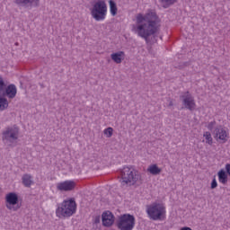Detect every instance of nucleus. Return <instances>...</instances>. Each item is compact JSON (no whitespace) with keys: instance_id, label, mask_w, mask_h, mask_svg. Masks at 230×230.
I'll list each match as a JSON object with an SVG mask.
<instances>
[{"instance_id":"nucleus-1","label":"nucleus","mask_w":230,"mask_h":230,"mask_svg":"<svg viewBox=\"0 0 230 230\" xmlns=\"http://www.w3.org/2000/svg\"><path fill=\"white\" fill-rule=\"evenodd\" d=\"M159 31L157 27V14L154 11H147L146 13H137L135 16L134 23L131 24V31L148 40V37L155 35Z\"/></svg>"},{"instance_id":"nucleus-2","label":"nucleus","mask_w":230,"mask_h":230,"mask_svg":"<svg viewBox=\"0 0 230 230\" xmlns=\"http://www.w3.org/2000/svg\"><path fill=\"white\" fill-rule=\"evenodd\" d=\"M16 96L17 86H15V84H9L6 86V84H4V80H3V77L0 75V112L8 109V106L10 105L8 99L13 100Z\"/></svg>"},{"instance_id":"nucleus-3","label":"nucleus","mask_w":230,"mask_h":230,"mask_svg":"<svg viewBox=\"0 0 230 230\" xmlns=\"http://www.w3.org/2000/svg\"><path fill=\"white\" fill-rule=\"evenodd\" d=\"M76 213V201L75 198H70L63 200L58 205L56 209V217L58 218H69Z\"/></svg>"},{"instance_id":"nucleus-4","label":"nucleus","mask_w":230,"mask_h":230,"mask_svg":"<svg viewBox=\"0 0 230 230\" xmlns=\"http://www.w3.org/2000/svg\"><path fill=\"white\" fill-rule=\"evenodd\" d=\"M146 213L150 220H165L166 219V205L163 201H155L146 206Z\"/></svg>"},{"instance_id":"nucleus-5","label":"nucleus","mask_w":230,"mask_h":230,"mask_svg":"<svg viewBox=\"0 0 230 230\" xmlns=\"http://www.w3.org/2000/svg\"><path fill=\"white\" fill-rule=\"evenodd\" d=\"M107 12L108 8L105 0H93L90 13L94 21H105L107 19Z\"/></svg>"},{"instance_id":"nucleus-6","label":"nucleus","mask_w":230,"mask_h":230,"mask_svg":"<svg viewBox=\"0 0 230 230\" xmlns=\"http://www.w3.org/2000/svg\"><path fill=\"white\" fill-rule=\"evenodd\" d=\"M20 134L21 131L19 129V127H17L16 125L5 128V129L2 133L3 143L6 146H17Z\"/></svg>"},{"instance_id":"nucleus-7","label":"nucleus","mask_w":230,"mask_h":230,"mask_svg":"<svg viewBox=\"0 0 230 230\" xmlns=\"http://www.w3.org/2000/svg\"><path fill=\"white\" fill-rule=\"evenodd\" d=\"M136 226V217L130 214L120 216L117 221V227L119 230H133Z\"/></svg>"},{"instance_id":"nucleus-8","label":"nucleus","mask_w":230,"mask_h":230,"mask_svg":"<svg viewBox=\"0 0 230 230\" xmlns=\"http://www.w3.org/2000/svg\"><path fill=\"white\" fill-rule=\"evenodd\" d=\"M119 179L122 186H133V184H136V182H137V179H139V174L121 173Z\"/></svg>"},{"instance_id":"nucleus-9","label":"nucleus","mask_w":230,"mask_h":230,"mask_svg":"<svg viewBox=\"0 0 230 230\" xmlns=\"http://www.w3.org/2000/svg\"><path fill=\"white\" fill-rule=\"evenodd\" d=\"M182 98V104L185 109L189 111H195L197 109V103L195 102V98L191 96L190 92H187L184 95L181 96Z\"/></svg>"},{"instance_id":"nucleus-10","label":"nucleus","mask_w":230,"mask_h":230,"mask_svg":"<svg viewBox=\"0 0 230 230\" xmlns=\"http://www.w3.org/2000/svg\"><path fill=\"white\" fill-rule=\"evenodd\" d=\"M76 188V182L75 181H65L57 184V190L58 191H73Z\"/></svg>"},{"instance_id":"nucleus-11","label":"nucleus","mask_w":230,"mask_h":230,"mask_svg":"<svg viewBox=\"0 0 230 230\" xmlns=\"http://www.w3.org/2000/svg\"><path fill=\"white\" fill-rule=\"evenodd\" d=\"M17 6H25L26 8H37L40 4V0H13Z\"/></svg>"},{"instance_id":"nucleus-12","label":"nucleus","mask_w":230,"mask_h":230,"mask_svg":"<svg viewBox=\"0 0 230 230\" xmlns=\"http://www.w3.org/2000/svg\"><path fill=\"white\" fill-rule=\"evenodd\" d=\"M102 226H104V227H111V226L114 225V214L109 210L104 211L102 215Z\"/></svg>"},{"instance_id":"nucleus-13","label":"nucleus","mask_w":230,"mask_h":230,"mask_svg":"<svg viewBox=\"0 0 230 230\" xmlns=\"http://www.w3.org/2000/svg\"><path fill=\"white\" fill-rule=\"evenodd\" d=\"M5 200H6V208L8 209H13V211H15L17 208H13L12 206H15V204H17V202H19V197H17V194L13 193V192H10L6 195L5 197Z\"/></svg>"},{"instance_id":"nucleus-14","label":"nucleus","mask_w":230,"mask_h":230,"mask_svg":"<svg viewBox=\"0 0 230 230\" xmlns=\"http://www.w3.org/2000/svg\"><path fill=\"white\" fill-rule=\"evenodd\" d=\"M214 137L215 139H217V141H227V138L229 137V135L227 134V131L226 129H224V128L219 127L215 129L214 131Z\"/></svg>"},{"instance_id":"nucleus-15","label":"nucleus","mask_w":230,"mask_h":230,"mask_svg":"<svg viewBox=\"0 0 230 230\" xmlns=\"http://www.w3.org/2000/svg\"><path fill=\"white\" fill-rule=\"evenodd\" d=\"M111 58L115 64H121L125 60V53L123 51H118L111 54Z\"/></svg>"},{"instance_id":"nucleus-16","label":"nucleus","mask_w":230,"mask_h":230,"mask_svg":"<svg viewBox=\"0 0 230 230\" xmlns=\"http://www.w3.org/2000/svg\"><path fill=\"white\" fill-rule=\"evenodd\" d=\"M109 4L111 15H112V17H116V15H118V5L116 4V2H114V0H110Z\"/></svg>"},{"instance_id":"nucleus-17","label":"nucleus","mask_w":230,"mask_h":230,"mask_svg":"<svg viewBox=\"0 0 230 230\" xmlns=\"http://www.w3.org/2000/svg\"><path fill=\"white\" fill-rule=\"evenodd\" d=\"M137 172L136 167L132 165H125L121 170L120 173H136Z\"/></svg>"},{"instance_id":"nucleus-18","label":"nucleus","mask_w":230,"mask_h":230,"mask_svg":"<svg viewBox=\"0 0 230 230\" xmlns=\"http://www.w3.org/2000/svg\"><path fill=\"white\" fill-rule=\"evenodd\" d=\"M22 182L24 186L30 188L31 184H33V181H31V176H30L29 174H24L22 177Z\"/></svg>"},{"instance_id":"nucleus-19","label":"nucleus","mask_w":230,"mask_h":230,"mask_svg":"<svg viewBox=\"0 0 230 230\" xmlns=\"http://www.w3.org/2000/svg\"><path fill=\"white\" fill-rule=\"evenodd\" d=\"M147 172L149 173H161L162 170H161V168H159V166H157V164H151L147 168Z\"/></svg>"},{"instance_id":"nucleus-20","label":"nucleus","mask_w":230,"mask_h":230,"mask_svg":"<svg viewBox=\"0 0 230 230\" xmlns=\"http://www.w3.org/2000/svg\"><path fill=\"white\" fill-rule=\"evenodd\" d=\"M203 137H205L206 143L208 145H213V137H211V133H209L208 131H206L203 134Z\"/></svg>"},{"instance_id":"nucleus-21","label":"nucleus","mask_w":230,"mask_h":230,"mask_svg":"<svg viewBox=\"0 0 230 230\" xmlns=\"http://www.w3.org/2000/svg\"><path fill=\"white\" fill-rule=\"evenodd\" d=\"M160 3L163 4L164 8H168L171 4L177 3V0H159Z\"/></svg>"},{"instance_id":"nucleus-22","label":"nucleus","mask_w":230,"mask_h":230,"mask_svg":"<svg viewBox=\"0 0 230 230\" xmlns=\"http://www.w3.org/2000/svg\"><path fill=\"white\" fill-rule=\"evenodd\" d=\"M113 132L114 129L112 128H108L103 130V134L106 136V137H112Z\"/></svg>"},{"instance_id":"nucleus-23","label":"nucleus","mask_w":230,"mask_h":230,"mask_svg":"<svg viewBox=\"0 0 230 230\" xmlns=\"http://www.w3.org/2000/svg\"><path fill=\"white\" fill-rule=\"evenodd\" d=\"M219 182L226 184L227 182V173H219L218 174Z\"/></svg>"},{"instance_id":"nucleus-24","label":"nucleus","mask_w":230,"mask_h":230,"mask_svg":"<svg viewBox=\"0 0 230 230\" xmlns=\"http://www.w3.org/2000/svg\"><path fill=\"white\" fill-rule=\"evenodd\" d=\"M226 173H230V164H227L226 165V170L221 169V170L218 172V173H226Z\"/></svg>"},{"instance_id":"nucleus-25","label":"nucleus","mask_w":230,"mask_h":230,"mask_svg":"<svg viewBox=\"0 0 230 230\" xmlns=\"http://www.w3.org/2000/svg\"><path fill=\"white\" fill-rule=\"evenodd\" d=\"M217 186H218V183L217 182V179L214 178L211 182V190H215Z\"/></svg>"},{"instance_id":"nucleus-26","label":"nucleus","mask_w":230,"mask_h":230,"mask_svg":"<svg viewBox=\"0 0 230 230\" xmlns=\"http://www.w3.org/2000/svg\"><path fill=\"white\" fill-rule=\"evenodd\" d=\"M215 125H217L216 121L209 122L208 125V130H213V127H215Z\"/></svg>"},{"instance_id":"nucleus-27","label":"nucleus","mask_w":230,"mask_h":230,"mask_svg":"<svg viewBox=\"0 0 230 230\" xmlns=\"http://www.w3.org/2000/svg\"><path fill=\"white\" fill-rule=\"evenodd\" d=\"M173 106V102H172V100H169V107H172Z\"/></svg>"},{"instance_id":"nucleus-28","label":"nucleus","mask_w":230,"mask_h":230,"mask_svg":"<svg viewBox=\"0 0 230 230\" xmlns=\"http://www.w3.org/2000/svg\"><path fill=\"white\" fill-rule=\"evenodd\" d=\"M97 222H100V218L97 219Z\"/></svg>"},{"instance_id":"nucleus-29","label":"nucleus","mask_w":230,"mask_h":230,"mask_svg":"<svg viewBox=\"0 0 230 230\" xmlns=\"http://www.w3.org/2000/svg\"><path fill=\"white\" fill-rule=\"evenodd\" d=\"M230 175V174H229Z\"/></svg>"}]
</instances>
